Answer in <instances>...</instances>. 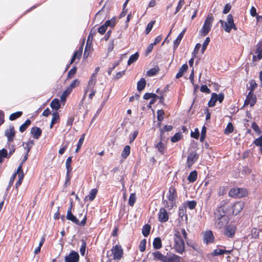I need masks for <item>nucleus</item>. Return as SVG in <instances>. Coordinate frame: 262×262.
Instances as JSON below:
<instances>
[{"instance_id":"obj_54","label":"nucleus","mask_w":262,"mask_h":262,"mask_svg":"<svg viewBox=\"0 0 262 262\" xmlns=\"http://www.w3.org/2000/svg\"><path fill=\"white\" fill-rule=\"evenodd\" d=\"M146 240L145 239H142L140 243L139 250L141 252H143L146 249Z\"/></svg>"},{"instance_id":"obj_12","label":"nucleus","mask_w":262,"mask_h":262,"mask_svg":"<svg viewBox=\"0 0 262 262\" xmlns=\"http://www.w3.org/2000/svg\"><path fill=\"white\" fill-rule=\"evenodd\" d=\"M244 204L242 202H235L232 207V213L236 215L238 214L243 209Z\"/></svg>"},{"instance_id":"obj_63","label":"nucleus","mask_w":262,"mask_h":262,"mask_svg":"<svg viewBox=\"0 0 262 262\" xmlns=\"http://www.w3.org/2000/svg\"><path fill=\"white\" fill-rule=\"evenodd\" d=\"M164 114L163 110H158L157 111V119L158 121H161L163 119V115Z\"/></svg>"},{"instance_id":"obj_57","label":"nucleus","mask_w":262,"mask_h":262,"mask_svg":"<svg viewBox=\"0 0 262 262\" xmlns=\"http://www.w3.org/2000/svg\"><path fill=\"white\" fill-rule=\"evenodd\" d=\"M107 28V27L105 23L103 25L98 28V31L100 34H103L106 32Z\"/></svg>"},{"instance_id":"obj_50","label":"nucleus","mask_w":262,"mask_h":262,"mask_svg":"<svg viewBox=\"0 0 262 262\" xmlns=\"http://www.w3.org/2000/svg\"><path fill=\"white\" fill-rule=\"evenodd\" d=\"M116 22V19L115 17L112 18L111 20H108L105 21L107 27H111L113 28L115 26Z\"/></svg>"},{"instance_id":"obj_31","label":"nucleus","mask_w":262,"mask_h":262,"mask_svg":"<svg viewBox=\"0 0 262 262\" xmlns=\"http://www.w3.org/2000/svg\"><path fill=\"white\" fill-rule=\"evenodd\" d=\"M155 146L161 154H164L165 145L161 141L155 144Z\"/></svg>"},{"instance_id":"obj_62","label":"nucleus","mask_w":262,"mask_h":262,"mask_svg":"<svg viewBox=\"0 0 262 262\" xmlns=\"http://www.w3.org/2000/svg\"><path fill=\"white\" fill-rule=\"evenodd\" d=\"M138 131L136 130V131H134L133 133H132L130 135V137H129V143H132L135 140V139H136V138L137 137V136L138 135Z\"/></svg>"},{"instance_id":"obj_25","label":"nucleus","mask_w":262,"mask_h":262,"mask_svg":"<svg viewBox=\"0 0 262 262\" xmlns=\"http://www.w3.org/2000/svg\"><path fill=\"white\" fill-rule=\"evenodd\" d=\"M165 262H180V257L176 254L166 256Z\"/></svg>"},{"instance_id":"obj_29","label":"nucleus","mask_w":262,"mask_h":262,"mask_svg":"<svg viewBox=\"0 0 262 262\" xmlns=\"http://www.w3.org/2000/svg\"><path fill=\"white\" fill-rule=\"evenodd\" d=\"M146 85V81L144 78H141L137 83V90L139 91L143 90Z\"/></svg>"},{"instance_id":"obj_42","label":"nucleus","mask_w":262,"mask_h":262,"mask_svg":"<svg viewBox=\"0 0 262 262\" xmlns=\"http://www.w3.org/2000/svg\"><path fill=\"white\" fill-rule=\"evenodd\" d=\"M136 201V194L134 193H131L129 200H128V204L130 206H133L135 202Z\"/></svg>"},{"instance_id":"obj_59","label":"nucleus","mask_w":262,"mask_h":262,"mask_svg":"<svg viewBox=\"0 0 262 262\" xmlns=\"http://www.w3.org/2000/svg\"><path fill=\"white\" fill-rule=\"evenodd\" d=\"M184 3H185L184 0H180L179 1L178 6L176 9L174 14H177L181 10L182 6H183Z\"/></svg>"},{"instance_id":"obj_17","label":"nucleus","mask_w":262,"mask_h":262,"mask_svg":"<svg viewBox=\"0 0 262 262\" xmlns=\"http://www.w3.org/2000/svg\"><path fill=\"white\" fill-rule=\"evenodd\" d=\"M235 227L233 225L228 226L225 230V234L229 237H232L234 235Z\"/></svg>"},{"instance_id":"obj_52","label":"nucleus","mask_w":262,"mask_h":262,"mask_svg":"<svg viewBox=\"0 0 262 262\" xmlns=\"http://www.w3.org/2000/svg\"><path fill=\"white\" fill-rule=\"evenodd\" d=\"M59 120V115L57 112H54L52 114V124H55Z\"/></svg>"},{"instance_id":"obj_15","label":"nucleus","mask_w":262,"mask_h":262,"mask_svg":"<svg viewBox=\"0 0 262 262\" xmlns=\"http://www.w3.org/2000/svg\"><path fill=\"white\" fill-rule=\"evenodd\" d=\"M5 135L8 139V142L10 143L13 140L15 136V130L14 127H10L9 128L5 130Z\"/></svg>"},{"instance_id":"obj_60","label":"nucleus","mask_w":262,"mask_h":262,"mask_svg":"<svg viewBox=\"0 0 262 262\" xmlns=\"http://www.w3.org/2000/svg\"><path fill=\"white\" fill-rule=\"evenodd\" d=\"M233 131V127L231 123H229L227 125L226 128L225 129V132L226 134H229Z\"/></svg>"},{"instance_id":"obj_23","label":"nucleus","mask_w":262,"mask_h":262,"mask_svg":"<svg viewBox=\"0 0 262 262\" xmlns=\"http://www.w3.org/2000/svg\"><path fill=\"white\" fill-rule=\"evenodd\" d=\"M188 69V66L186 63L182 65L179 69L178 73L176 75V78L178 79L183 76L184 72Z\"/></svg>"},{"instance_id":"obj_20","label":"nucleus","mask_w":262,"mask_h":262,"mask_svg":"<svg viewBox=\"0 0 262 262\" xmlns=\"http://www.w3.org/2000/svg\"><path fill=\"white\" fill-rule=\"evenodd\" d=\"M154 259L159 260L162 262H165L166 256L163 255L160 251H157L151 253Z\"/></svg>"},{"instance_id":"obj_14","label":"nucleus","mask_w":262,"mask_h":262,"mask_svg":"<svg viewBox=\"0 0 262 262\" xmlns=\"http://www.w3.org/2000/svg\"><path fill=\"white\" fill-rule=\"evenodd\" d=\"M96 74H92L91 75V78L89 81L88 87L85 90L84 96L86 94V93L89 92V89H94V87L96 82Z\"/></svg>"},{"instance_id":"obj_61","label":"nucleus","mask_w":262,"mask_h":262,"mask_svg":"<svg viewBox=\"0 0 262 262\" xmlns=\"http://www.w3.org/2000/svg\"><path fill=\"white\" fill-rule=\"evenodd\" d=\"M201 47V45L200 43H196L195 47H194V50L192 52V55H193V57H195L196 54L198 53L199 52V51L200 49V48Z\"/></svg>"},{"instance_id":"obj_4","label":"nucleus","mask_w":262,"mask_h":262,"mask_svg":"<svg viewBox=\"0 0 262 262\" xmlns=\"http://www.w3.org/2000/svg\"><path fill=\"white\" fill-rule=\"evenodd\" d=\"M219 22L223 27L224 30L228 33H229L232 29L236 30V27L234 23L233 17L231 14L227 16V22L222 20H220Z\"/></svg>"},{"instance_id":"obj_18","label":"nucleus","mask_w":262,"mask_h":262,"mask_svg":"<svg viewBox=\"0 0 262 262\" xmlns=\"http://www.w3.org/2000/svg\"><path fill=\"white\" fill-rule=\"evenodd\" d=\"M42 133L41 129L38 127H33L31 129V134L34 138L38 139Z\"/></svg>"},{"instance_id":"obj_38","label":"nucleus","mask_w":262,"mask_h":262,"mask_svg":"<svg viewBox=\"0 0 262 262\" xmlns=\"http://www.w3.org/2000/svg\"><path fill=\"white\" fill-rule=\"evenodd\" d=\"M22 112H16L14 113L11 114L9 116V119L11 121H13L20 117L22 115Z\"/></svg>"},{"instance_id":"obj_46","label":"nucleus","mask_w":262,"mask_h":262,"mask_svg":"<svg viewBox=\"0 0 262 262\" xmlns=\"http://www.w3.org/2000/svg\"><path fill=\"white\" fill-rule=\"evenodd\" d=\"M182 137L181 133H177L171 138V141L173 143H175L179 141Z\"/></svg>"},{"instance_id":"obj_56","label":"nucleus","mask_w":262,"mask_h":262,"mask_svg":"<svg viewBox=\"0 0 262 262\" xmlns=\"http://www.w3.org/2000/svg\"><path fill=\"white\" fill-rule=\"evenodd\" d=\"M79 84V81L77 79H75L70 84V85L69 86V87L68 88L72 91L73 88L78 86Z\"/></svg>"},{"instance_id":"obj_41","label":"nucleus","mask_w":262,"mask_h":262,"mask_svg":"<svg viewBox=\"0 0 262 262\" xmlns=\"http://www.w3.org/2000/svg\"><path fill=\"white\" fill-rule=\"evenodd\" d=\"M85 137V134H83L79 140L78 143L77 145V148L75 150L76 152H78L80 149Z\"/></svg>"},{"instance_id":"obj_7","label":"nucleus","mask_w":262,"mask_h":262,"mask_svg":"<svg viewBox=\"0 0 262 262\" xmlns=\"http://www.w3.org/2000/svg\"><path fill=\"white\" fill-rule=\"evenodd\" d=\"M247 194V190L243 188H234L231 189L229 192V195L233 198H242Z\"/></svg>"},{"instance_id":"obj_51","label":"nucleus","mask_w":262,"mask_h":262,"mask_svg":"<svg viewBox=\"0 0 262 262\" xmlns=\"http://www.w3.org/2000/svg\"><path fill=\"white\" fill-rule=\"evenodd\" d=\"M82 244L80 248V252L82 255H84L85 254V248H86V242L85 240L82 239L81 241Z\"/></svg>"},{"instance_id":"obj_24","label":"nucleus","mask_w":262,"mask_h":262,"mask_svg":"<svg viewBox=\"0 0 262 262\" xmlns=\"http://www.w3.org/2000/svg\"><path fill=\"white\" fill-rule=\"evenodd\" d=\"M72 162V157H69L67 158L66 162V166L67 169V175L68 177L69 176V173L72 171V168L71 167V163Z\"/></svg>"},{"instance_id":"obj_34","label":"nucleus","mask_w":262,"mask_h":262,"mask_svg":"<svg viewBox=\"0 0 262 262\" xmlns=\"http://www.w3.org/2000/svg\"><path fill=\"white\" fill-rule=\"evenodd\" d=\"M130 152V146L129 145H126L122 152L121 156L123 158L125 159L129 156Z\"/></svg>"},{"instance_id":"obj_28","label":"nucleus","mask_w":262,"mask_h":262,"mask_svg":"<svg viewBox=\"0 0 262 262\" xmlns=\"http://www.w3.org/2000/svg\"><path fill=\"white\" fill-rule=\"evenodd\" d=\"M153 246L155 249H160L162 247L161 240L160 237H156L154 239Z\"/></svg>"},{"instance_id":"obj_64","label":"nucleus","mask_w":262,"mask_h":262,"mask_svg":"<svg viewBox=\"0 0 262 262\" xmlns=\"http://www.w3.org/2000/svg\"><path fill=\"white\" fill-rule=\"evenodd\" d=\"M254 143L256 146L262 147V136L254 140Z\"/></svg>"},{"instance_id":"obj_37","label":"nucleus","mask_w":262,"mask_h":262,"mask_svg":"<svg viewBox=\"0 0 262 262\" xmlns=\"http://www.w3.org/2000/svg\"><path fill=\"white\" fill-rule=\"evenodd\" d=\"M30 124L31 121L29 119H27L25 122L19 127V131L21 133L24 132Z\"/></svg>"},{"instance_id":"obj_39","label":"nucleus","mask_w":262,"mask_h":262,"mask_svg":"<svg viewBox=\"0 0 262 262\" xmlns=\"http://www.w3.org/2000/svg\"><path fill=\"white\" fill-rule=\"evenodd\" d=\"M7 156H8V152L6 149L3 148L2 150H0V163H2L3 162V159L4 158H9L10 157V156H9V157H7Z\"/></svg>"},{"instance_id":"obj_22","label":"nucleus","mask_w":262,"mask_h":262,"mask_svg":"<svg viewBox=\"0 0 262 262\" xmlns=\"http://www.w3.org/2000/svg\"><path fill=\"white\" fill-rule=\"evenodd\" d=\"M231 253L230 250H223L221 249H216L215 250H213V251L212 252V255L213 256H217V255H223L224 254H230Z\"/></svg>"},{"instance_id":"obj_36","label":"nucleus","mask_w":262,"mask_h":262,"mask_svg":"<svg viewBox=\"0 0 262 262\" xmlns=\"http://www.w3.org/2000/svg\"><path fill=\"white\" fill-rule=\"evenodd\" d=\"M97 193V190L96 189H93L91 190L89 195L86 197L88 198L90 201H93Z\"/></svg>"},{"instance_id":"obj_43","label":"nucleus","mask_w":262,"mask_h":262,"mask_svg":"<svg viewBox=\"0 0 262 262\" xmlns=\"http://www.w3.org/2000/svg\"><path fill=\"white\" fill-rule=\"evenodd\" d=\"M187 245L191 247L196 251H199L200 249V247L194 242H189L188 241L186 242Z\"/></svg>"},{"instance_id":"obj_35","label":"nucleus","mask_w":262,"mask_h":262,"mask_svg":"<svg viewBox=\"0 0 262 262\" xmlns=\"http://www.w3.org/2000/svg\"><path fill=\"white\" fill-rule=\"evenodd\" d=\"M139 54L138 52H136L134 54L132 55L127 61V64L130 65L132 63L135 62L139 58Z\"/></svg>"},{"instance_id":"obj_2","label":"nucleus","mask_w":262,"mask_h":262,"mask_svg":"<svg viewBox=\"0 0 262 262\" xmlns=\"http://www.w3.org/2000/svg\"><path fill=\"white\" fill-rule=\"evenodd\" d=\"M168 201H163V204L165 207L168 209H171L176 204V201L177 199V193L176 188L173 187H170L167 195Z\"/></svg>"},{"instance_id":"obj_48","label":"nucleus","mask_w":262,"mask_h":262,"mask_svg":"<svg viewBox=\"0 0 262 262\" xmlns=\"http://www.w3.org/2000/svg\"><path fill=\"white\" fill-rule=\"evenodd\" d=\"M184 204L186 205V207H188L190 209L192 210L195 208L196 203L195 201H187Z\"/></svg>"},{"instance_id":"obj_13","label":"nucleus","mask_w":262,"mask_h":262,"mask_svg":"<svg viewBox=\"0 0 262 262\" xmlns=\"http://www.w3.org/2000/svg\"><path fill=\"white\" fill-rule=\"evenodd\" d=\"M256 49L255 53L257 54L253 56V59L254 60H260L262 58V39L258 42L256 45Z\"/></svg>"},{"instance_id":"obj_55","label":"nucleus","mask_w":262,"mask_h":262,"mask_svg":"<svg viewBox=\"0 0 262 262\" xmlns=\"http://www.w3.org/2000/svg\"><path fill=\"white\" fill-rule=\"evenodd\" d=\"M157 97H158V95L154 93H146L144 94L143 98L145 100H148L150 98H157Z\"/></svg>"},{"instance_id":"obj_11","label":"nucleus","mask_w":262,"mask_h":262,"mask_svg":"<svg viewBox=\"0 0 262 262\" xmlns=\"http://www.w3.org/2000/svg\"><path fill=\"white\" fill-rule=\"evenodd\" d=\"M169 219V216L166 210L163 208H161L160 209L159 213H158V220L161 223H165L167 222Z\"/></svg>"},{"instance_id":"obj_8","label":"nucleus","mask_w":262,"mask_h":262,"mask_svg":"<svg viewBox=\"0 0 262 262\" xmlns=\"http://www.w3.org/2000/svg\"><path fill=\"white\" fill-rule=\"evenodd\" d=\"M67 219L68 220H70L72 222L74 223L76 225L80 226L85 225L86 221V215H84L82 221L81 222H79V221L77 219V217L75 215H74L72 212H71L70 210H68L67 211Z\"/></svg>"},{"instance_id":"obj_10","label":"nucleus","mask_w":262,"mask_h":262,"mask_svg":"<svg viewBox=\"0 0 262 262\" xmlns=\"http://www.w3.org/2000/svg\"><path fill=\"white\" fill-rule=\"evenodd\" d=\"M256 98L253 93L249 92L245 100L244 106L250 105L252 107L256 103Z\"/></svg>"},{"instance_id":"obj_21","label":"nucleus","mask_w":262,"mask_h":262,"mask_svg":"<svg viewBox=\"0 0 262 262\" xmlns=\"http://www.w3.org/2000/svg\"><path fill=\"white\" fill-rule=\"evenodd\" d=\"M213 235L211 231H207L204 234V242L208 244L213 241Z\"/></svg>"},{"instance_id":"obj_40","label":"nucleus","mask_w":262,"mask_h":262,"mask_svg":"<svg viewBox=\"0 0 262 262\" xmlns=\"http://www.w3.org/2000/svg\"><path fill=\"white\" fill-rule=\"evenodd\" d=\"M17 174L18 175V179L23 180L24 177V173L22 169V164H20L16 171Z\"/></svg>"},{"instance_id":"obj_5","label":"nucleus","mask_w":262,"mask_h":262,"mask_svg":"<svg viewBox=\"0 0 262 262\" xmlns=\"http://www.w3.org/2000/svg\"><path fill=\"white\" fill-rule=\"evenodd\" d=\"M213 20L212 17L208 16L205 20L202 28L200 31V34L201 36H206L209 32L212 27Z\"/></svg>"},{"instance_id":"obj_6","label":"nucleus","mask_w":262,"mask_h":262,"mask_svg":"<svg viewBox=\"0 0 262 262\" xmlns=\"http://www.w3.org/2000/svg\"><path fill=\"white\" fill-rule=\"evenodd\" d=\"M113 258H109V262H117L116 260L120 259L123 255V249L119 245H116L111 250Z\"/></svg>"},{"instance_id":"obj_27","label":"nucleus","mask_w":262,"mask_h":262,"mask_svg":"<svg viewBox=\"0 0 262 262\" xmlns=\"http://www.w3.org/2000/svg\"><path fill=\"white\" fill-rule=\"evenodd\" d=\"M217 101V94L212 93L211 97L208 102V106L209 107H213L215 105L216 102Z\"/></svg>"},{"instance_id":"obj_33","label":"nucleus","mask_w":262,"mask_h":262,"mask_svg":"<svg viewBox=\"0 0 262 262\" xmlns=\"http://www.w3.org/2000/svg\"><path fill=\"white\" fill-rule=\"evenodd\" d=\"M197 172L195 170L191 171L188 177V180L190 182H194L197 179Z\"/></svg>"},{"instance_id":"obj_1","label":"nucleus","mask_w":262,"mask_h":262,"mask_svg":"<svg viewBox=\"0 0 262 262\" xmlns=\"http://www.w3.org/2000/svg\"><path fill=\"white\" fill-rule=\"evenodd\" d=\"M215 223L216 228L221 229L228 223V219L226 216V212L222 207L217 208L214 212Z\"/></svg>"},{"instance_id":"obj_30","label":"nucleus","mask_w":262,"mask_h":262,"mask_svg":"<svg viewBox=\"0 0 262 262\" xmlns=\"http://www.w3.org/2000/svg\"><path fill=\"white\" fill-rule=\"evenodd\" d=\"M34 142L33 140H29L26 143H24L23 145L24 146V148L27 150V153H29L30 151L31 148L34 145Z\"/></svg>"},{"instance_id":"obj_16","label":"nucleus","mask_w":262,"mask_h":262,"mask_svg":"<svg viewBox=\"0 0 262 262\" xmlns=\"http://www.w3.org/2000/svg\"><path fill=\"white\" fill-rule=\"evenodd\" d=\"M198 159V155L195 152L189 154L187 157V163L188 166L190 167Z\"/></svg>"},{"instance_id":"obj_32","label":"nucleus","mask_w":262,"mask_h":262,"mask_svg":"<svg viewBox=\"0 0 262 262\" xmlns=\"http://www.w3.org/2000/svg\"><path fill=\"white\" fill-rule=\"evenodd\" d=\"M150 228V226L148 224H146L144 226H143L142 230V233L144 236L147 237L149 235Z\"/></svg>"},{"instance_id":"obj_47","label":"nucleus","mask_w":262,"mask_h":262,"mask_svg":"<svg viewBox=\"0 0 262 262\" xmlns=\"http://www.w3.org/2000/svg\"><path fill=\"white\" fill-rule=\"evenodd\" d=\"M159 71L158 68H154L150 69L149 70L147 71V75L149 76H152L155 75H156Z\"/></svg>"},{"instance_id":"obj_3","label":"nucleus","mask_w":262,"mask_h":262,"mask_svg":"<svg viewBox=\"0 0 262 262\" xmlns=\"http://www.w3.org/2000/svg\"><path fill=\"white\" fill-rule=\"evenodd\" d=\"M174 245L173 248L175 251L179 253L182 254L185 251V244L182 237L181 236L179 230H176L173 235Z\"/></svg>"},{"instance_id":"obj_9","label":"nucleus","mask_w":262,"mask_h":262,"mask_svg":"<svg viewBox=\"0 0 262 262\" xmlns=\"http://www.w3.org/2000/svg\"><path fill=\"white\" fill-rule=\"evenodd\" d=\"M79 259V256L77 252L72 251L64 258L65 262H78Z\"/></svg>"},{"instance_id":"obj_45","label":"nucleus","mask_w":262,"mask_h":262,"mask_svg":"<svg viewBox=\"0 0 262 262\" xmlns=\"http://www.w3.org/2000/svg\"><path fill=\"white\" fill-rule=\"evenodd\" d=\"M186 212V205L183 204L182 206L179 207V215L182 217Z\"/></svg>"},{"instance_id":"obj_44","label":"nucleus","mask_w":262,"mask_h":262,"mask_svg":"<svg viewBox=\"0 0 262 262\" xmlns=\"http://www.w3.org/2000/svg\"><path fill=\"white\" fill-rule=\"evenodd\" d=\"M71 91L67 88L63 93L62 94L61 97H60V100L61 101L64 102L66 100V99L67 97L71 93Z\"/></svg>"},{"instance_id":"obj_49","label":"nucleus","mask_w":262,"mask_h":262,"mask_svg":"<svg viewBox=\"0 0 262 262\" xmlns=\"http://www.w3.org/2000/svg\"><path fill=\"white\" fill-rule=\"evenodd\" d=\"M256 87L257 84L254 80H252L249 82V86L248 87V89L250 90L249 92L252 93Z\"/></svg>"},{"instance_id":"obj_19","label":"nucleus","mask_w":262,"mask_h":262,"mask_svg":"<svg viewBox=\"0 0 262 262\" xmlns=\"http://www.w3.org/2000/svg\"><path fill=\"white\" fill-rule=\"evenodd\" d=\"M186 29H184L178 36L177 38L173 41V49H176L180 43L184 35L185 34Z\"/></svg>"},{"instance_id":"obj_26","label":"nucleus","mask_w":262,"mask_h":262,"mask_svg":"<svg viewBox=\"0 0 262 262\" xmlns=\"http://www.w3.org/2000/svg\"><path fill=\"white\" fill-rule=\"evenodd\" d=\"M50 106L53 110H58L60 107L59 100L58 99H54L50 103Z\"/></svg>"},{"instance_id":"obj_53","label":"nucleus","mask_w":262,"mask_h":262,"mask_svg":"<svg viewBox=\"0 0 262 262\" xmlns=\"http://www.w3.org/2000/svg\"><path fill=\"white\" fill-rule=\"evenodd\" d=\"M210 38L209 37H207L206 38L205 40L204 41V42L203 43V46H202V48L201 49L202 53H203L204 52V51L206 50V48L210 42Z\"/></svg>"},{"instance_id":"obj_58","label":"nucleus","mask_w":262,"mask_h":262,"mask_svg":"<svg viewBox=\"0 0 262 262\" xmlns=\"http://www.w3.org/2000/svg\"><path fill=\"white\" fill-rule=\"evenodd\" d=\"M155 23V21H151L148 24L145 31L146 34H148L150 32Z\"/></svg>"}]
</instances>
